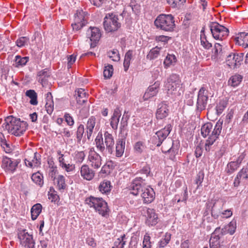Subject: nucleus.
Here are the masks:
<instances>
[{
  "label": "nucleus",
  "mask_w": 248,
  "mask_h": 248,
  "mask_svg": "<svg viewBox=\"0 0 248 248\" xmlns=\"http://www.w3.org/2000/svg\"><path fill=\"white\" fill-rule=\"evenodd\" d=\"M144 180L140 177H136L129 186L130 193L137 196L140 193L144 203H150L155 199V192L153 188L144 186Z\"/></svg>",
  "instance_id": "f257e3e1"
},
{
  "label": "nucleus",
  "mask_w": 248,
  "mask_h": 248,
  "mask_svg": "<svg viewBox=\"0 0 248 248\" xmlns=\"http://www.w3.org/2000/svg\"><path fill=\"white\" fill-rule=\"evenodd\" d=\"M5 125V128L12 135L19 137L24 134L26 131L28 124L24 121H21L12 115L7 117L3 125Z\"/></svg>",
  "instance_id": "f03ea898"
},
{
  "label": "nucleus",
  "mask_w": 248,
  "mask_h": 248,
  "mask_svg": "<svg viewBox=\"0 0 248 248\" xmlns=\"http://www.w3.org/2000/svg\"><path fill=\"white\" fill-rule=\"evenodd\" d=\"M104 138L106 147H105L103 141L102 134L100 133L98 134L95 139V146L97 150L101 153L103 154L106 149L109 154H112L113 152L114 145L113 137L108 131H106L104 133Z\"/></svg>",
  "instance_id": "7ed1b4c3"
},
{
  "label": "nucleus",
  "mask_w": 248,
  "mask_h": 248,
  "mask_svg": "<svg viewBox=\"0 0 248 248\" xmlns=\"http://www.w3.org/2000/svg\"><path fill=\"white\" fill-rule=\"evenodd\" d=\"M154 24L157 29L167 32L173 31L175 28L174 17L171 14L159 15L155 19Z\"/></svg>",
  "instance_id": "20e7f679"
},
{
  "label": "nucleus",
  "mask_w": 248,
  "mask_h": 248,
  "mask_svg": "<svg viewBox=\"0 0 248 248\" xmlns=\"http://www.w3.org/2000/svg\"><path fill=\"white\" fill-rule=\"evenodd\" d=\"M85 203L91 208H93L103 217L108 215L109 209L107 202L102 198L95 197L93 196L86 198Z\"/></svg>",
  "instance_id": "39448f33"
},
{
  "label": "nucleus",
  "mask_w": 248,
  "mask_h": 248,
  "mask_svg": "<svg viewBox=\"0 0 248 248\" xmlns=\"http://www.w3.org/2000/svg\"><path fill=\"white\" fill-rule=\"evenodd\" d=\"M168 96L174 97L181 95V84L179 76L172 74L168 78L165 85Z\"/></svg>",
  "instance_id": "423d86ee"
},
{
  "label": "nucleus",
  "mask_w": 248,
  "mask_h": 248,
  "mask_svg": "<svg viewBox=\"0 0 248 248\" xmlns=\"http://www.w3.org/2000/svg\"><path fill=\"white\" fill-rule=\"evenodd\" d=\"M17 236L20 245L24 248H35V241L32 234L26 229H18Z\"/></svg>",
  "instance_id": "0eeeda50"
},
{
  "label": "nucleus",
  "mask_w": 248,
  "mask_h": 248,
  "mask_svg": "<svg viewBox=\"0 0 248 248\" xmlns=\"http://www.w3.org/2000/svg\"><path fill=\"white\" fill-rule=\"evenodd\" d=\"M103 25L105 30L108 32H114L121 27L118 16L113 13L106 14L104 18Z\"/></svg>",
  "instance_id": "6e6552de"
},
{
  "label": "nucleus",
  "mask_w": 248,
  "mask_h": 248,
  "mask_svg": "<svg viewBox=\"0 0 248 248\" xmlns=\"http://www.w3.org/2000/svg\"><path fill=\"white\" fill-rule=\"evenodd\" d=\"M209 92L206 85H203L200 89L196 102V111L201 113L205 110L209 99Z\"/></svg>",
  "instance_id": "1a4fd4ad"
},
{
  "label": "nucleus",
  "mask_w": 248,
  "mask_h": 248,
  "mask_svg": "<svg viewBox=\"0 0 248 248\" xmlns=\"http://www.w3.org/2000/svg\"><path fill=\"white\" fill-rule=\"evenodd\" d=\"M225 202L221 200L216 201L212 206L211 216L215 219H217L220 215L222 217L229 218L232 215V209H227L222 211Z\"/></svg>",
  "instance_id": "9d476101"
},
{
  "label": "nucleus",
  "mask_w": 248,
  "mask_h": 248,
  "mask_svg": "<svg viewBox=\"0 0 248 248\" xmlns=\"http://www.w3.org/2000/svg\"><path fill=\"white\" fill-rule=\"evenodd\" d=\"M209 27L213 37L216 40H223L229 35V29L217 22H211Z\"/></svg>",
  "instance_id": "9b49d317"
},
{
  "label": "nucleus",
  "mask_w": 248,
  "mask_h": 248,
  "mask_svg": "<svg viewBox=\"0 0 248 248\" xmlns=\"http://www.w3.org/2000/svg\"><path fill=\"white\" fill-rule=\"evenodd\" d=\"M87 13L82 9H78L74 16L73 29L76 31L80 30L87 23Z\"/></svg>",
  "instance_id": "f8f14e48"
},
{
  "label": "nucleus",
  "mask_w": 248,
  "mask_h": 248,
  "mask_svg": "<svg viewBox=\"0 0 248 248\" xmlns=\"http://www.w3.org/2000/svg\"><path fill=\"white\" fill-rule=\"evenodd\" d=\"M172 130V126L170 124H168L165 126L164 128L157 131L155 133V135L154 136V143L157 147H159L163 143L164 141L167 139Z\"/></svg>",
  "instance_id": "ddd939ff"
},
{
  "label": "nucleus",
  "mask_w": 248,
  "mask_h": 248,
  "mask_svg": "<svg viewBox=\"0 0 248 248\" xmlns=\"http://www.w3.org/2000/svg\"><path fill=\"white\" fill-rule=\"evenodd\" d=\"M91 167L94 170H97L102 165V157L94 151L93 148L90 149L87 159Z\"/></svg>",
  "instance_id": "4468645a"
},
{
  "label": "nucleus",
  "mask_w": 248,
  "mask_h": 248,
  "mask_svg": "<svg viewBox=\"0 0 248 248\" xmlns=\"http://www.w3.org/2000/svg\"><path fill=\"white\" fill-rule=\"evenodd\" d=\"M161 150L164 154H170V158L173 160L176 155L178 153V148L177 145H174L173 141L171 139L168 138L163 144Z\"/></svg>",
  "instance_id": "2eb2a0df"
},
{
  "label": "nucleus",
  "mask_w": 248,
  "mask_h": 248,
  "mask_svg": "<svg viewBox=\"0 0 248 248\" xmlns=\"http://www.w3.org/2000/svg\"><path fill=\"white\" fill-rule=\"evenodd\" d=\"M243 60L242 54L231 53L227 56L226 62L231 68H236Z\"/></svg>",
  "instance_id": "dca6fc26"
},
{
  "label": "nucleus",
  "mask_w": 248,
  "mask_h": 248,
  "mask_svg": "<svg viewBox=\"0 0 248 248\" xmlns=\"http://www.w3.org/2000/svg\"><path fill=\"white\" fill-rule=\"evenodd\" d=\"M19 163V161L17 160L4 157L2 159L1 166L6 171L13 173L16 170Z\"/></svg>",
  "instance_id": "f3484780"
},
{
  "label": "nucleus",
  "mask_w": 248,
  "mask_h": 248,
  "mask_svg": "<svg viewBox=\"0 0 248 248\" xmlns=\"http://www.w3.org/2000/svg\"><path fill=\"white\" fill-rule=\"evenodd\" d=\"M87 36L92 42L91 44V47H94L96 44L99 40L101 37V33L98 28L96 27H90L87 31Z\"/></svg>",
  "instance_id": "a211bd4d"
},
{
  "label": "nucleus",
  "mask_w": 248,
  "mask_h": 248,
  "mask_svg": "<svg viewBox=\"0 0 248 248\" xmlns=\"http://www.w3.org/2000/svg\"><path fill=\"white\" fill-rule=\"evenodd\" d=\"M32 156H28L25 159V163L31 168L37 167L41 164V155L37 152L32 153Z\"/></svg>",
  "instance_id": "6ab92c4d"
},
{
  "label": "nucleus",
  "mask_w": 248,
  "mask_h": 248,
  "mask_svg": "<svg viewBox=\"0 0 248 248\" xmlns=\"http://www.w3.org/2000/svg\"><path fill=\"white\" fill-rule=\"evenodd\" d=\"M80 174L82 178L87 181L92 180L94 177V171L89 165L84 164L80 168Z\"/></svg>",
  "instance_id": "aec40b11"
},
{
  "label": "nucleus",
  "mask_w": 248,
  "mask_h": 248,
  "mask_svg": "<svg viewBox=\"0 0 248 248\" xmlns=\"http://www.w3.org/2000/svg\"><path fill=\"white\" fill-rule=\"evenodd\" d=\"M146 216V223L148 226H153L158 223V215L154 209L148 208L147 210Z\"/></svg>",
  "instance_id": "412c9836"
},
{
  "label": "nucleus",
  "mask_w": 248,
  "mask_h": 248,
  "mask_svg": "<svg viewBox=\"0 0 248 248\" xmlns=\"http://www.w3.org/2000/svg\"><path fill=\"white\" fill-rule=\"evenodd\" d=\"M96 124V118L94 116L90 117L86 124V132L85 136L86 135L88 140H90L93 133Z\"/></svg>",
  "instance_id": "4be33fe9"
},
{
  "label": "nucleus",
  "mask_w": 248,
  "mask_h": 248,
  "mask_svg": "<svg viewBox=\"0 0 248 248\" xmlns=\"http://www.w3.org/2000/svg\"><path fill=\"white\" fill-rule=\"evenodd\" d=\"M236 44L242 46L243 47H248V33L244 32L238 33L236 36L234 37Z\"/></svg>",
  "instance_id": "5701e85b"
},
{
  "label": "nucleus",
  "mask_w": 248,
  "mask_h": 248,
  "mask_svg": "<svg viewBox=\"0 0 248 248\" xmlns=\"http://www.w3.org/2000/svg\"><path fill=\"white\" fill-rule=\"evenodd\" d=\"M169 112L168 107L166 104H159L155 113L156 119L162 120L166 118L168 115Z\"/></svg>",
  "instance_id": "b1692460"
},
{
  "label": "nucleus",
  "mask_w": 248,
  "mask_h": 248,
  "mask_svg": "<svg viewBox=\"0 0 248 248\" xmlns=\"http://www.w3.org/2000/svg\"><path fill=\"white\" fill-rule=\"evenodd\" d=\"M125 145V139L124 138H119L116 143L115 155L117 157H120L123 156Z\"/></svg>",
  "instance_id": "393cba45"
},
{
  "label": "nucleus",
  "mask_w": 248,
  "mask_h": 248,
  "mask_svg": "<svg viewBox=\"0 0 248 248\" xmlns=\"http://www.w3.org/2000/svg\"><path fill=\"white\" fill-rule=\"evenodd\" d=\"M121 116V110L119 108L114 109L113 114L110 119V124L112 129L116 130L118 128L119 119Z\"/></svg>",
  "instance_id": "a878e982"
},
{
  "label": "nucleus",
  "mask_w": 248,
  "mask_h": 248,
  "mask_svg": "<svg viewBox=\"0 0 248 248\" xmlns=\"http://www.w3.org/2000/svg\"><path fill=\"white\" fill-rule=\"evenodd\" d=\"M223 123V120L219 119L216 123L213 130L208 138H212L215 140L218 139L222 131Z\"/></svg>",
  "instance_id": "bb28decb"
},
{
  "label": "nucleus",
  "mask_w": 248,
  "mask_h": 248,
  "mask_svg": "<svg viewBox=\"0 0 248 248\" xmlns=\"http://www.w3.org/2000/svg\"><path fill=\"white\" fill-rule=\"evenodd\" d=\"M213 49L212 59L215 60H222L225 56V53L222 49V45L219 43H216Z\"/></svg>",
  "instance_id": "cd10ccee"
},
{
  "label": "nucleus",
  "mask_w": 248,
  "mask_h": 248,
  "mask_svg": "<svg viewBox=\"0 0 248 248\" xmlns=\"http://www.w3.org/2000/svg\"><path fill=\"white\" fill-rule=\"evenodd\" d=\"M88 94L83 89H78L75 91V97L78 104L82 105L87 101Z\"/></svg>",
  "instance_id": "c85d7f7f"
},
{
  "label": "nucleus",
  "mask_w": 248,
  "mask_h": 248,
  "mask_svg": "<svg viewBox=\"0 0 248 248\" xmlns=\"http://www.w3.org/2000/svg\"><path fill=\"white\" fill-rule=\"evenodd\" d=\"M159 84L155 82L148 87L145 93L143 98L144 100H147L148 99L155 96L156 95L158 91Z\"/></svg>",
  "instance_id": "c756f323"
},
{
  "label": "nucleus",
  "mask_w": 248,
  "mask_h": 248,
  "mask_svg": "<svg viewBox=\"0 0 248 248\" xmlns=\"http://www.w3.org/2000/svg\"><path fill=\"white\" fill-rule=\"evenodd\" d=\"M112 188L110 181L104 180L102 181L99 186L98 190L103 194L108 195L110 193Z\"/></svg>",
  "instance_id": "7c9ffc66"
},
{
  "label": "nucleus",
  "mask_w": 248,
  "mask_h": 248,
  "mask_svg": "<svg viewBox=\"0 0 248 248\" xmlns=\"http://www.w3.org/2000/svg\"><path fill=\"white\" fill-rule=\"evenodd\" d=\"M219 230V228H217L214 232L212 233L210 239V247H221L222 246H224L223 245H220V237L219 234H217Z\"/></svg>",
  "instance_id": "2f4dec72"
},
{
  "label": "nucleus",
  "mask_w": 248,
  "mask_h": 248,
  "mask_svg": "<svg viewBox=\"0 0 248 248\" xmlns=\"http://www.w3.org/2000/svg\"><path fill=\"white\" fill-rule=\"evenodd\" d=\"M50 70L48 68H45L43 69L37 73V78L38 81L40 82L42 85L46 83V78L50 76Z\"/></svg>",
  "instance_id": "473e14b6"
},
{
  "label": "nucleus",
  "mask_w": 248,
  "mask_h": 248,
  "mask_svg": "<svg viewBox=\"0 0 248 248\" xmlns=\"http://www.w3.org/2000/svg\"><path fill=\"white\" fill-rule=\"evenodd\" d=\"M188 199L187 188L186 186L185 187L184 192L180 194L175 195L173 199V202L178 203L180 202H184L186 203Z\"/></svg>",
  "instance_id": "72a5a7b5"
},
{
  "label": "nucleus",
  "mask_w": 248,
  "mask_h": 248,
  "mask_svg": "<svg viewBox=\"0 0 248 248\" xmlns=\"http://www.w3.org/2000/svg\"><path fill=\"white\" fill-rule=\"evenodd\" d=\"M42 206L40 203H36L31 208V217L33 220H35L42 212Z\"/></svg>",
  "instance_id": "f704fd0d"
},
{
  "label": "nucleus",
  "mask_w": 248,
  "mask_h": 248,
  "mask_svg": "<svg viewBox=\"0 0 248 248\" xmlns=\"http://www.w3.org/2000/svg\"><path fill=\"white\" fill-rule=\"evenodd\" d=\"M133 56V51L132 50H128L125 54L124 61V67L125 71H127L129 67L130 61Z\"/></svg>",
  "instance_id": "c9c22d12"
},
{
  "label": "nucleus",
  "mask_w": 248,
  "mask_h": 248,
  "mask_svg": "<svg viewBox=\"0 0 248 248\" xmlns=\"http://www.w3.org/2000/svg\"><path fill=\"white\" fill-rule=\"evenodd\" d=\"M243 77L239 74H235L232 76L228 81V84L235 87L237 86L241 82Z\"/></svg>",
  "instance_id": "e433bc0d"
},
{
  "label": "nucleus",
  "mask_w": 248,
  "mask_h": 248,
  "mask_svg": "<svg viewBox=\"0 0 248 248\" xmlns=\"http://www.w3.org/2000/svg\"><path fill=\"white\" fill-rule=\"evenodd\" d=\"M29 61V57H22L20 55H16L15 59V67L18 68L19 67L23 66L26 64Z\"/></svg>",
  "instance_id": "4c0bfd02"
},
{
  "label": "nucleus",
  "mask_w": 248,
  "mask_h": 248,
  "mask_svg": "<svg viewBox=\"0 0 248 248\" xmlns=\"http://www.w3.org/2000/svg\"><path fill=\"white\" fill-rule=\"evenodd\" d=\"M25 94L27 96L29 97L31 99L30 101L31 104L32 105H37V95L36 93L34 90H27Z\"/></svg>",
  "instance_id": "58836bf2"
},
{
  "label": "nucleus",
  "mask_w": 248,
  "mask_h": 248,
  "mask_svg": "<svg viewBox=\"0 0 248 248\" xmlns=\"http://www.w3.org/2000/svg\"><path fill=\"white\" fill-rule=\"evenodd\" d=\"M201 44L206 49H209L212 47V44L207 40L204 29H202L201 32Z\"/></svg>",
  "instance_id": "ea45409f"
},
{
  "label": "nucleus",
  "mask_w": 248,
  "mask_h": 248,
  "mask_svg": "<svg viewBox=\"0 0 248 248\" xmlns=\"http://www.w3.org/2000/svg\"><path fill=\"white\" fill-rule=\"evenodd\" d=\"M212 128L213 125L211 123H207L204 124L201 128V134L203 137L205 138L207 136H209V134Z\"/></svg>",
  "instance_id": "a19ab883"
},
{
  "label": "nucleus",
  "mask_w": 248,
  "mask_h": 248,
  "mask_svg": "<svg viewBox=\"0 0 248 248\" xmlns=\"http://www.w3.org/2000/svg\"><path fill=\"white\" fill-rule=\"evenodd\" d=\"M126 239L125 234L121 235L115 240L114 243V246L112 248H124L126 244Z\"/></svg>",
  "instance_id": "79ce46f5"
},
{
  "label": "nucleus",
  "mask_w": 248,
  "mask_h": 248,
  "mask_svg": "<svg viewBox=\"0 0 248 248\" xmlns=\"http://www.w3.org/2000/svg\"><path fill=\"white\" fill-rule=\"evenodd\" d=\"M85 156L84 151H76L73 155L74 160L76 163L81 164L85 159Z\"/></svg>",
  "instance_id": "37998d69"
},
{
  "label": "nucleus",
  "mask_w": 248,
  "mask_h": 248,
  "mask_svg": "<svg viewBox=\"0 0 248 248\" xmlns=\"http://www.w3.org/2000/svg\"><path fill=\"white\" fill-rule=\"evenodd\" d=\"M160 49L161 47L158 46L153 48L147 55V59L150 60L156 59L159 55Z\"/></svg>",
  "instance_id": "c03bdc74"
},
{
  "label": "nucleus",
  "mask_w": 248,
  "mask_h": 248,
  "mask_svg": "<svg viewBox=\"0 0 248 248\" xmlns=\"http://www.w3.org/2000/svg\"><path fill=\"white\" fill-rule=\"evenodd\" d=\"M55 180L59 190H63L65 189L66 185L65 184V178L63 176L59 175Z\"/></svg>",
  "instance_id": "a18cd8bd"
},
{
  "label": "nucleus",
  "mask_w": 248,
  "mask_h": 248,
  "mask_svg": "<svg viewBox=\"0 0 248 248\" xmlns=\"http://www.w3.org/2000/svg\"><path fill=\"white\" fill-rule=\"evenodd\" d=\"M114 168L112 161H108L102 166L100 173L102 174H108Z\"/></svg>",
  "instance_id": "49530a36"
},
{
  "label": "nucleus",
  "mask_w": 248,
  "mask_h": 248,
  "mask_svg": "<svg viewBox=\"0 0 248 248\" xmlns=\"http://www.w3.org/2000/svg\"><path fill=\"white\" fill-rule=\"evenodd\" d=\"M239 167V165L235 161H231L227 164L225 171L228 174H231L235 171Z\"/></svg>",
  "instance_id": "de8ad7c7"
},
{
  "label": "nucleus",
  "mask_w": 248,
  "mask_h": 248,
  "mask_svg": "<svg viewBox=\"0 0 248 248\" xmlns=\"http://www.w3.org/2000/svg\"><path fill=\"white\" fill-rule=\"evenodd\" d=\"M84 134H85L84 126L82 124H80L77 127L76 131V138L78 143L80 142Z\"/></svg>",
  "instance_id": "09e8293b"
},
{
  "label": "nucleus",
  "mask_w": 248,
  "mask_h": 248,
  "mask_svg": "<svg viewBox=\"0 0 248 248\" xmlns=\"http://www.w3.org/2000/svg\"><path fill=\"white\" fill-rule=\"evenodd\" d=\"M31 179L36 185L40 186H43L44 183L43 176L39 172L33 173L31 176Z\"/></svg>",
  "instance_id": "8fccbe9b"
},
{
  "label": "nucleus",
  "mask_w": 248,
  "mask_h": 248,
  "mask_svg": "<svg viewBox=\"0 0 248 248\" xmlns=\"http://www.w3.org/2000/svg\"><path fill=\"white\" fill-rule=\"evenodd\" d=\"M171 234L170 233L166 232L164 237L158 242L159 248H164L170 242Z\"/></svg>",
  "instance_id": "3c124183"
},
{
  "label": "nucleus",
  "mask_w": 248,
  "mask_h": 248,
  "mask_svg": "<svg viewBox=\"0 0 248 248\" xmlns=\"http://www.w3.org/2000/svg\"><path fill=\"white\" fill-rule=\"evenodd\" d=\"M175 59L174 55L168 54L164 61L165 68H167L170 67L173 62H175Z\"/></svg>",
  "instance_id": "603ef678"
},
{
  "label": "nucleus",
  "mask_w": 248,
  "mask_h": 248,
  "mask_svg": "<svg viewBox=\"0 0 248 248\" xmlns=\"http://www.w3.org/2000/svg\"><path fill=\"white\" fill-rule=\"evenodd\" d=\"M108 56L114 62H118L120 60L119 51L117 49H113L108 53Z\"/></svg>",
  "instance_id": "864d4df0"
},
{
  "label": "nucleus",
  "mask_w": 248,
  "mask_h": 248,
  "mask_svg": "<svg viewBox=\"0 0 248 248\" xmlns=\"http://www.w3.org/2000/svg\"><path fill=\"white\" fill-rule=\"evenodd\" d=\"M216 140L212 139V138H208L206 140L204 148L206 152L209 153L211 151H213V147L212 145Z\"/></svg>",
  "instance_id": "5fc2aeb1"
},
{
  "label": "nucleus",
  "mask_w": 248,
  "mask_h": 248,
  "mask_svg": "<svg viewBox=\"0 0 248 248\" xmlns=\"http://www.w3.org/2000/svg\"><path fill=\"white\" fill-rule=\"evenodd\" d=\"M113 72V68L112 65L108 64L105 66L104 69V76L105 78H109L111 77Z\"/></svg>",
  "instance_id": "6e6d98bb"
},
{
  "label": "nucleus",
  "mask_w": 248,
  "mask_h": 248,
  "mask_svg": "<svg viewBox=\"0 0 248 248\" xmlns=\"http://www.w3.org/2000/svg\"><path fill=\"white\" fill-rule=\"evenodd\" d=\"M236 228V222L235 220H232L226 226L225 229L227 230L228 233L230 234H233Z\"/></svg>",
  "instance_id": "4d7b16f0"
},
{
  "label": "nucleus",
  "mask_w": 248,
  "mask_h": 248,
  "mask_svg": "<svg viewBox=\"0 0 248 248\" xmlns=\"http://www.w3.org/2000/svg\"><path fill=\"white\" fill-rule=\"evenodd\" d=\"M0 144L5 150H6V152H10V145L7 143L4 135L1 132H0Z\"/></svg>",
  "instance_id": "13d9d810"
},
{
  "label": "nucleus",
  "mask_w": 248,
  "mask_h": 248,
  "mask_svg": "<svg viewBox=\"0 0 248 248\" xmlns=\"http://www.w3.org/2000/svg\"><path fill=\"white\" fill-rule=\"evenodd\" d=\"M29 38L27 37L22 36L19 37L16 41V45L18 47H22L26 45H27L28 43L29 42Z\"/></svg>",
  "instance_id": "bf43d9fd"
},
{
  "label": "nucleus",
  "mask_w": 248,
  "mask_h": 248,
  "mask_svg": "<svg viewBox=\"0 0 248 248\" xmlns=\"http://www.w3.org/2000/svg\"><path fill=\"white\" fill-rule=\"evenodd\" d=\"M139 240V236L138 235L134 234L132 236L129 245V248H137Z\"/></svg>",
  "instance_id": "052dcab7"
},
{
  "label": "nucleus",
  "mask_w": 248,
  "mask_h": 248,
  "mask_svg": "<svg viewBox=\"0 0 248 248\" xmlns=\"http://www.w3.org/2000/svg\"><path fill=\"white\" fill-rule=\"evenodd\" d=\"M226 106L227 103L225 101L223 100L219 101V103L217 104L216 107V111L217 115H220L222 113L223 111L226 107Z\"/></svg>",
  "instance_id": "680f3d73"
},
{
  "label": "nucleus",
  "mask_w": 248,
  "mask_h": 248,
  "mask_svg": "<svg viewBox=\"0 0 248 248\" xmlns=\"http://www.w3.org/2000/svg\"><path fill=\"white\" fill-rule=\"evenodd\" d=\"M134 148L136 152L140 154L145 148V145L143 142L139 141L135 144Z\"/></svg>",
  "instance_id": "e2e57ef3"
},
{
  "label": "nucleus",
  "mask_w": 248,
  "mask_h": 248,
  "mask_svg": "<svg viewBox=\"0 0 248 248\" xmlns=\"http://www.w3.org/2000/svg\"><path fill=\"white\" fill-rule=\"evenodd\" d=\"M57 155L58 160L60 163V165L61 167L63 166L64 164L68 163V162L65 160L66 156L62 153V152L60 150L57 151Z\"/></svg>",
  "instance_id": "0e129e2a"
},
{
  "label": "nucleus",
  "mask_w": 248,
  "mask_h": 248,
  "mask_svg": "<svg viewBox=\"0 0 248 248\" xmlns=\"http://www.w3.org/2000/svg\"><path fill=\"white\" fill-rule=\"evenodd\" d=\"M242 180H246L248 178V162L247 166L243 168L237 174Z\"/></svg>",
  "instance_id": "69168bd1"
},
{
  "label": "nucleus",
  "mask_w": 248,
  "mask_h": 248,
  "mask_svg": "<svg viewBox=\"0 0 248 248\" xmlns=\"http://www.w3.org/2000/svg\"><path fill=\"white\" fill-rule=\"evenodd\" d=\"M167 2L172 8H176L186 2V0H167Z\"/></svg>",
  "instance_id": "338daca9"
},
{
  "label": "nucleus",
  "mask_w": 248,
  "mask_h": 248,
  "mask_svg": "<svg viewBox=\"0 0 248 248\" xmlns=\"http://www.w3.org/2000/svg\"><path fill=\"white\" fill-rule=\"evenodd\" d=\"M150 239V236L148 234L146 233L144 236V238L142 242V248H151L152 245Z\"/></svg>",
  "instance_id": "774afa93"
}]
</instances>
